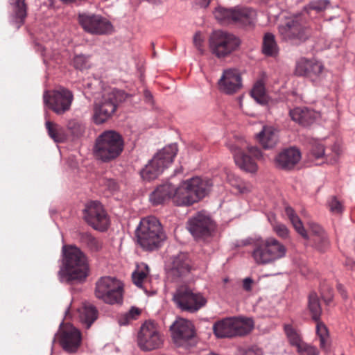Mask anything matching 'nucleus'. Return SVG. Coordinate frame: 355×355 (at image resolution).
<instances>
[{"label": "nucleus", "mask_w": 355, "mask_h": 355, "mask_svg": "<svg viewBox=\"0 0 355 355\" xmlns=\"http://www.w3.org/2000/svg\"><path fill=\"white\" fill-rule=\"evenodd\" d=\"M252 245L251 257L258 266H266L284 258L286 255V247L273 236L262 238H246L238 241V247Z\"/></svg>", "instance_id": "obj_1"}, {"label": "nucleus", "mask_w": 355, "mask_h": 355, "mask_svg": "<svg viewBox=\"0 0 355 355\" xmlns=\"http://www.w3.org/2000/svg\"><path fill=\"white\" fill-rule=\"evenodd\" d=\"M62 266L58 275L61 282H83L89 275L87 256L75 245L62 247Z\"/></svg>", "instance_id": "obj_2"}, {"label": "nucleus", "mask_w": 355, "mask_h": 355, "mask_svg": "<svg viewBox=\"0 0 355 355\" xmlns=\"http://www.w3.org/2000/svg\"><path fill=\"white\" fill-rule=\"evenodd\" d=\"M138 243L145 250L158 249L166 239L161 223L154 216H148L141 220L136 230Z\"/></svg>", "instance_id": "obj_3"}, {"label": "nucleus", "mask_w": 355, "mask_h": 355, "mask_svg": "<svg viewBox=\"0 0 355 355\" xmlns=\"http://www.w3.org/2000/svg\"><path fill=\"white\" fill-rule=\"evenodd\" d=\"M123 146V139L119 133L114 130H106L96 138L94 155L97 159L109 162L121 155Z\"/></svg>", "instance_id": "obj_4"}, {"label": "nucleus", "mask_w": 355, "mask_h": 355, "mask_svg": "<svg viewBox=\"0 0 355 355\" xmlns=\"http://www.w3.org/2000/svg\"><path fill=\"white\" fill-rule=\"evenodd\" d=\"M216 19L223 25H234L240 28L252 27L254 25L257 13L247 7L225 8L218 7L214 12Z\"/></svg>", "instance_id": "obj_5"}, {"label": "nucleus", "mask_w": 355, "mask_h": 355, "mask_svg": "<svg viewBox=\"0 0 355 355\" xmlns=\"http://www.w3.org/2000/svg\"><path fill=\"white\" fill-rule=\"evenodd\" d=\"M278 31L282 40L293 44L304 42L309 35L305 19L301 14L285 16L278 26Z\"/></svg>", "instance_id": "obj_6"}, {"label": "nucleus", "mask_w": 355, "mask_h": 355, "mask_svg": "<svg viewBox=\"0 0 355 355\" xmlns=\"http://www.w3.org/2000/svg\"><path fill=\"white\" fill-rule=\"evenodd\" d=\"M177 153L176 144L166 146L158 151L140 171L142 179L150 181L157 178L165 168L172 164Z\"/></svg>", "instance_id": "obj_7"}, {"label": "nucleus", "mask_w": 355, "mask_h": 355, "mask_svg": "<svg viewBox=\"0 0 355 355\" xmlns=\"http://www.w3.org/2000/svg\"><path fill=\"white\" fill-rule=\"evenodd\" d=\"M241 39L232 33L218 30L214 31L209 39L211 52L218 58H225L239 50Z\"/></svg>", "instance_id": "obj_8"}, {"label": "nucleus", "mask_w": 355, "mask_h": 355, "mask_svg": "<svg viewBox=\"0 0 355 355\" xmlns=\"http://www.w3.org/2000/svg\"><path fill=\"white\" fill-rule=\"evenodd\" d=\"M252 329V320L243 318H227L216 322L213 325L214 335L218 338L244 336Z\"/></svg>", "instance_id": "obj_9"}, {"label": "nucleus", "mask_w": 355, "mask_h": 355, "mask_svg": "<svg viewBox=\"0 0 355 355\" xmlns=\"http://www.w3.org/2000/svg\"><path fill=\"white\" fill-rule=\"evenodd\" d=\"M123 284L118 279L106 276L100 278L96 283L95 295L109 304L123 302Z\"/></svg>", "instance_id": "obj_10"}, {"label": "nucleus", "mask_w": 355, "mask_h": 355, "mask_svg": "<svg viewBox=\"0 0 355 355\" xmlns=\"http://www.w3.org/2000/svg\"><path fill=\"white\" fill-rule=\"evenodd\" d=\"M172 300L181 311L196 313L207 304V299L200 293H195L186 286H179L173 294Z\"/></svg>", "instance_id": "obj_11"}, {"label": "nucleus", "mask_w": 355, "mask_h": 355, "mask_svg": "<svg viewBox=\"0 0 355 355\" xmlns=\"http://www.w3.org/2000/svg\"><path fill=\"white\" fill-rule=\"evenodd\" d=\"M164 336L152 321H146L141 324L137 335V344L143 352H150L160 349L164 345Z\"/></svg>", "instance_id": "obj_12"}, {"label": "nucleus", "mask_w": 355, "mask_h": 355, "mask_svg": "<svg viewBox=\"0 0 355 355\" xmlns=\"http://www.w3.org/2000/svg\"><path fill=\"white\" fill-rule=\"evenodd\" d=\"M119 95V91L112 89L104 92L95 100L93 119L96 124H102L112 116L116 110Z\"/></svg>", "instance_id": "obj_13"}, {"label": "nucleus", "mask_w": 355, "mask_h": 355, "mask_svg": "<svg viewBox=\"0 0 355 355\" xmlns=\"http://www.w3.org/2000/svg\"><path fill=\"white\" fill-rule=\"evenodd\" d=\"M230 149L233 154L236 164L241 169L249 173L257 172L258 168L257 163L251 157L244 153L243 150L246 149L254 158L261 159L262 153L258 147L250 146L245 141L241 146L232 145Z\"/></svg>", "instance_id": "obj_14"}, {"label": "nucleus", "mask_w": 355, "mask_h": 355, "mask_svg": "<svg viewBox=\"0 0 355 355\" xmlns=\"http://www.w3.org/2000/svg\"><path fill=\"white\" fill-rule=\"evenodd\" d=\"M78 22L83 30L93 35H108L114 32L112 24L105 17L92 13L78 15Z\"/></svg>", "instance_id": "obj_15"}, {"label": "nucleus", "mask_w": 355, "mask_h": 355, "mask_svg": "<svg viewBox=\"0 0 355 355\" xmlns=\"http://www.w3.org/2000/svg\"><path fill=\"white\" fill-rule=\"evenodd\" d=\"M43 99L45 105L56 114L61 115L70 110L73 96L71 91L61 87L51 93L45 92Z\"/></svg>", "instance_id": "obj_16"}, {"label": "nucleus", "mask_w": 355, "mask_h": 355, "mask_svg": "<svg viewBox=\"0 0 355 355\" xmlns=\"http://www.w3.org/2000/svg\"><path fill=\"white\" fill-rule=\"evenodd\" d=\"M84 218L94 229L105 231L109 225V218L102 205L97 201L89 202L84 210Z\"/></svg>", "instance_id": "obj_17"}, {"label": "nucleus", "mask_w": 355, "mask_h": 355, "mask_svg": "<svg viewBox=\"0 0 355 355\" xmlns=\"http://www.w3.org/2000/svg\"><path fill=\"white\" fill-rule=\"evenodd\" d=\"M219 91L227 95H232L240 91L243 87L242 76L239 71L234 68L223 70L218 79Z\"/></svg>", "instance_id": "obj_18"}, {"label": "nucleus", "mask_w": 355, "mask_h": 355, "mask_svg": "<svg viewBox=\"0 0 355 355\" xmlns=\"http://www.w3.org/2000/svg\"><path fill=\"white\" fill-rule=\"evenodd\" d=\"M187 229L196 239H205L211 234L214 225L209 216L198 213L189 220Z\"/></svg>", "instance_id": "obj_19"}, {"label": "nucleus", "mask_w": 355, "mask_h": 355, "mask_svg": "<svg viewBox=\"0 0 355 355\" xmlns=\"http://www.w3.org/2000/svg\"><path fill=\"white\" fill-rule=\"evenodd\" d=\"M167 275L173 281L187 276L191 271V261L187 254L180 253L173 257L166 266Z\"/></svg>", "instance_id": "obj_20"}, {"label": "nucleus", "mask_w": 355, "mask_h": 355, "mask_svg": "<svg viewBox=\"0 0 355 355\" xmlns=\"http://www.w3.org/2000/svg\"><path fill=\"white\" fill-rule=\"evenodd\" d=\"M323 70L324 66L320 62L302 58L296 62L295 73L315 82L320 79Z\"/></svg>", "instance_id": "obj_21"}, {"label": "nucleus", "mask_w": 355, "mask_h": 355, "mask_svg": "<svg viewBox=\"0 0 355 355\" xmlns=\"http://www.w3.org/2000/svg\"><path fill=\"white\" fill-rule=\"evenodd\" d=\"M171 336L174 343L182 346L194 336V328L191 321L178 318L171 326Z\"/></svg>", "instance_id": "obj_22"}, {"label": "nucleus", "mask_w": 355, "mask_h": 355, "mask_svg": "<svg viewBox=\"0 0 355 355\" xmlns=\"http://www.w3.org/2000/svg\"><path fill=\"white\" fill-rule=\"evenodd\" d=\"M80 331L72 325H66L60 333V343L68 353L76 352L80 345Z\"/></svg>", "instance_id": "obj_23"}, {"label": "nucleus", "mask_w": 355, "mask_h": 355, "mask_svg": "<svg viewBox=\"0 0 355 355\" xmlns=\"http://www.w3.org/2000/svg\"><path fill=\"white\" fill-rule=\"evenodd\" d=\"M301 157L299 149L295 147L285 148L275 157V164L278 168L290 171L299 163Z\"/></svg>", "instance_id": "obj_24"}, {"label": "nucleus", "mask_w": 355, "mask_h": 355, "mask_svg": "<svg viewBox=\"0 0 355 355\" xmlns=\"http://www.w3.org/2000/svg\"><path fill=\"white\" fill-rule=\"evenodd\" d=\"M292 121L302 126L313 124L319 117L320 113L307 107H295L289 111Z\"/></svg>", "instance_id": "obj_25"}, {"label": "nucleus", "mask_w": 355, "mask_h": 355, "mask_svg": "<svg viewBox=\"0 0 355 355\" xmlns=\"http://www.w3.org/2000/svg\"><path fill=\"white\" fill-rule=\"evenodd\" d=\"M185 182L192 192L196 202L205 197L212 187L210 180L198 176L188 179Z\"/></svg>", "instance_id": "obj_26"}, {"label": "nucleus", "mask_w": 355, "mask_h": 355, "mask_svg": "<svg viewBox=\"0 0 355 355\" xmlns=\"http://www.w3.org/2000/svg\"><path fill=\"white\" fill-rule=\"evenodd\" d=\"M173 202L178 206H189L196 202L185 181L182 182L178 187H174Z\"/></svg>", "instance_id": "obj_27"}, {"label": "nucleus", "mask_w": 355, "mask_h": 355, "mask_svg": "<svg viewBox=\"0 0 355 355\" xmlns=\"http://www.w3.org/2000/svg\"><path fill=\"white\" fill-rule=\"evenodd\" d=\"M257 139L265 149L274 148L278 142V132L272 126H263L262 130L257 135Z\"/></svg>", "instance_id": "obj_28"}, {"label": "nucleus", "mask_w": 355, "mask_h": 355, "mask_svg": "<svg viewBox=\"0 0 355 355\" xmlns=\"http://www.w3.org/2000/svg\"><path fill=\"white\" fill-rule=\"evenodd\" d=\"M174 186L171 183H165L159 185L152 192L150 196V200L153 205L162 204L164 202L172 199Z\"/></svg>", "instance_id": "obj_29"}, {"label": "nucleus", "mask_w": 355, "mask_h": 355, "mask_svg": "<svg viewBox=\"0 0 355 355\" xmlns=\"http://www.w3.org/2000/svg\"><path fill=\"white\" fill-rule=\"evenodd\" d=\"M11 4L12 6L11 22L17 28H19L24 24L27 15L26 5L24 0H14Z\"/></svg>", "instance_id": "obj_30"}, {"label": "nucleus", "mask_w": 355, "mask_h": 355, "mask_svg": "<svg viewBox=\"0 0 355 355\" xmlns=\"http://www.w3.org/2000/svg\"><path fill=\"white\" fill-rule=\"evenodd\" d=\"M148 275V266L143 263L137 266L136 270L132 275L133 283L145 292H147V286L149 284Z\"/></svg>", "instance_id": "obj_31"}, {"label": "nucleus", "mask_w": 355, "mask_h": 355, "mask_svg": "<svg viewBox=\"0 0 355 355\" xmlns=\"http://www.w3.org/2000/svg\"><path fill=\"white\" fill-rule=\"evenodd\" d=\"M279 51L275 36L271 33H266L263 37L262 52L269 57L275 58Z\"/></svg>", "instance_id": "obj_32"}, {"label": "nucleus", "mask_w": 355, "mask_h": 355, "mask_svg": "<svg viewBox=\"0 0 355 355\" xmlns=\"http://www.w3.org/2000/svg\"><path fill=\"white\" fill-rule=\"evenodd\" d=\"M80 321L89 328L98 317V311L96 307L89 303H85L79 309Z\"/></svg>", "instance_id": "obj_33"}, {"label": "nucleus", "mask_w": 355, "mask_h": 355, "mask_svg": "<svg viewBox=\"0 0 355 355\" xmlns=\"http://www.w3.org/2000/svg\"><path fill=\"white\" fill-rule=\"evenodd\" d=\"M78 239L79 241L92 252H99L103 248L102 241L88 232L80 233Z\"/></svg>", "instance_id": "obj_34"}, {"label": "nucleus", "mask_w": 355, "mask_h": 355, "mask_svg": "<svg viewBox=\"0 0 355 355\" xmlns=\"http://www.w3.org/2000/svg\"><path fill=\"white\" fill-rule=\"evenodd\" d=\"M285 212L291 223H292L295 231L304 239L309 240V236L305 230L302 220L299 216L296 214L295 211L291 207H286L285 208Z\"/></svg>", "instance_id": "obj_35"}, {"label": "nucleus", "mask_w": 355, "mask_h": 355, "mask_svg": "<svg viewBox=\"0 0 355 355\" xmlns=\"http://www.w3.org/2000/svg\"><path fill=\"white\" fill-rule=\"evenodd\" d=\"M316 322V334L320 341V347L327 352L329 349L331 340L326 325L320 320Z\"/></svg>", "instance_id": "obj_36"}, {"label": "nucleus", "mask_w": 355, "mask_h": 355, "mask_svg": "<svg viewBox=\"0 0 355 355\" xmlns=\"http://www.w3.org/2000/svg\"><path fill=\"white\" fill-rule=\"evenodd\" d=\"M45 127L49 136L56 143L62 142L65 139L64 128L56 123L46 121Z\"/></svg>", "instance_id": "obj_37"}, {"label": "nucleus", "mask_w": 355, "mask_h": 355, "mask_svg": "<svg viewBox=\"0 0 355 355\" xmlns=\"http://www.w3.org/2000/svg\"><path fill=\"white\" fill-rule=\"evenodd\" d=\"M308 307L312 319L314 321L319 320L322 314V308L315 293H311L309 295Z\"/></svg>", "instance_id": "obj_38"}, {"label": "nucleus", "mask_w": 355, "mask_h": 355, "mask_svg": "<svg viewBox=\"0 0 355 355\" xmlns=\"http://www.w3.org/2000/svg\"><path fill=\"white\" fill-rule=\"evenodd\" d=\"M252 97L259 104L264 105L268 102L263 82L260 80L255 83L251 90Z\"/></svg>", "instance_id": "obj_39"}, {"label": "nucleus", "mask_w": 355, "mask_h": 355, "mask_svg": "<svg viewBox=\"0 0 355 355\" xmlns=\"http://www.w3.org/2000/svg\"><path fill=\"white\" fill-rule=\"evenodd\" d=\"M284 331L291 345L297 347L303 342L301 339L300 334L295 328H293L292 325L288 324H285Z\"/></svg>", "instance_id": "obj_40"}, {"label": "nucleus", "mask_w": 355, "mask_h": 355, "mask_svg": "<svg viewBox=\"0 0 355 355\" xmlns=\"http://www.w3.org/2000/svg\"><path fill=\"white\" fill-rule=\"evenodd\" d=\"M227 180L239 193H245L250 191V187L233 174L227 175Z\"/></svg>", "instance_id": "obj_41"}, {"label": "nucleus", "mask_w": 355, "mask_h": 355, "mask_svg": "<svg viewBox=\"0 0 355 355\" xmlns=\"http://www.w3.org/2000/svg\"><path fill=\"white\" fill-rule=\"evenodd\" d=\"M313 246L320 252H324L330 247V242L327 234H324L318 238L313 239Z\"/></svg>", "instance_id": "obj_42"}, {"label": "nucleus", "mask_w": 355, "mask_h": 355, "mask_svg": "<svg viewBox=\"0 0 355 355\" xmlns=\"http://www.w3.org/2000/svg\"><path fill=\"white\" fill-rule=\"evenodd\" d=\"M273 232L282 239H288L290 238V231L288 227L283 223H272Z\"/></svg>", "instance_id": "obj_43"}, {"label": "nucleus", "mask_w": 355, "mask_h": 355, "mask_svg": "<svg viewBox=\"0 0 355 355\" xmlns=\"http://www.w3.org/2000/svg\"><path fill=\"white\" fill-rule=\"evenodd\" d=\"M73 66L78 69L83 70L90 67V62L85 55H77L73 58Z\"/></svg>", "instance_id": "obj_44"}, {"label": "nucleus", "mask_w": 355, "mask_h": 355, "mask_svg": "<svg viewBox=\"0 0 355 355\" xmlns=\"http://www.w3.org/2000/svg\"><path fill=\"white\" fill-rule=\"evenodd\" d=\"M296 348L300 355H318L319 354L317 348L304 342L300 344Z\"/></svg>", "instance_id": "obj_45"}, {"label": "nucleus", "mask_w": 355, "mask_h": 355, "mask_svg": "<svg viewBox=\"0 0 355 355\" xmlns=\"http://www.w3.org/2000/svg\"><path fill=\"white\" fill-rule=\"evenodd\" d=\"M311 153L315 158H320L324 155V146L317 140H313L311 142Z\"/></svg>", "instance_id": "obj_46"}, {"label": "nucleus", "mask_w": 355, "mask_h": 355, "mask_svg": "<svg viewBox=\"0 0 355 355\" xmlns=\"http://www.w3.org/2000/svg\"><path fill=\"white\" fill-rule=\"evenodd\" d=\"M328 4L329 1L327 0H318L311 2L306 9L309 11L315 10L317 12H320L325 9Z\"/></svg>", "instance_id": "obj_47"}, {"label": "nucleus", "mask_w": 355, "mask_h": 355, "mask_svg": "<svg viewBox=\"0 0 355 355\" xmlns=\"http://www.w3.org/2000/svg\"><path fill=\"white\" fill-rule=\"evenodd\" d=\"M329 206L330 211L334 214H338L343 212V204L336 197L331 198L329 202Z\"/></svg>", "instance_id": "obj_48"}, {"label": "nucleus", "mask_w": 355, "mask_h": 355, "mask_svg": "<svg viewBox=\"0 0 355 355\" xmlns=\"http://www.w3.org/2000/svg\"><path fill=\"white\" fill-rule=\"evenodd\" d=\"M321 296L327 304H329L334 298L332 289L327 285L323 286L321 288Z\"/></svg>", "instance_id": "obj_49"}, {"label": "nucleus", "mask_w": 355, "mask_h": 355, "mask_svg": "<svg viewBox=\"0 0 355 355\" xmlns=\"http://www.w3.org/2000/svg\"><path fill=\"white\" fill-rule=\"evenodd\" d=\"M203 43L204 37L200 33H196L193 36V44L201 54L204 53Z\"/></svg>", "instance_id": "obj_50"}, {"label": "nucleus", "mask_w": 355, "mask_h": 355, "mask_svg": "<svg viewBox=\"0 0 355 355\" xmlns=\"http://www.w3.org/2000/svg\"><path fill=\"white\" fill-rule=\"evenodd\" d=\"M308 226L311 232V234L315 236L314 238H318L326 234V232L320 225L313 222H309L308 223Z\"/></svg>", "instance_id": "obj_51"}, {"label": "nucleus", "mask_w": 355, "mask_h": 355, "mask_svg": "<svg viewBox=\"0 0 355 355\" xmlns=\"http://www.w3.org/2000/svg\"><path fill=\"white\" fill-rule=\"evenodd\" d=\"M119 323L120 325H126L128 324L131 320H133L132 317L128 315V312H125L124 313H122L119 317Z\"/></svg>", "instance_id": "obj_52"}, {"label": "nucleus", "mask_w": 355, "mask_h": 355, "mask_svg": "<svg viewBox=\"0 0 355 355\" xmlns=\"http://www.w3.org/2000/svg\"><path fill=\"white\" fill-rule=\"evenodd\" d=\"M253 284V280L250 277H246L243 281V289L246 291H250L252 290V285Z\"/></svg>", "instance_id": "obj_53"}, {"label": "nucleus", "mask_w": 355, "mask_h": 355, "mask_svg": "<svg viewBox=\"0 0 355 355\" xmlns=\"http://www.w3.org/2000/svg\"><path fill=\"white\" fill-rule=\"evenodd\" d=\"M128 312V315L132 316L133 320H135L141 313L140 310L135 306H132Z\"/></svg>", "instance_id": "obj_54"}, {"label": "nucleus", "mask_w": 355, "mask_h": 355, "mask_svg": "<svg viewBox=\"0 0 355 355\" xmlns=\"http://www.w3.org/2000/svg\"><path fill=\"white\" fill-rule=\"evenodd\" d=\"M194 3L201 8H206L209 6L210 0H193Z\"/></svg>", "instance_id": "obj_55"}, {"label": "nucleus", "mask_w": 355, "mask_h": 355, "mask_svg": "<svg viewBox=\"0 0 355 355\" xmlns=\"http://www.w3.org/2000/svg\"><path fill=\"white\" fill-rule=\"evenodd\" d=\"M107 186L111 191H115L118 189L116 182L112 180L107 181Z\"/></svg>", "instance_id": "obj_56"}, {"label": "nucleus", "mask_w": 355, "mask_h": 355, "mask_svg": "<svg viewBox=\"0 0 355 355\" xmlns=\"http://www.w3.org/2000/svg\"><path fill=\"white\" fill-rule=\"evenodd\" d=\"M244 355H262L260 350H254L253 349H249L245 351Z\"/></svg>", "instance_id": "obj_57"}, {"label": "nucleus", "mask_w": 355, "mask_h": 355, "mask_svg": "<svg viewBox=\"0 0 355 355\" xmlns=\"http://www.w3.org/2000/svg\"><path fill=\"white\" fill-rule=\"evenodd\" d=\"M338 290L339 291V292L340 293V294L342 295V296L345 298L347 297V295L343 289V287L342 285L339 284L338 286Z\"/></svg>", "instance_id": "obj_58"}, {"label": "nucleus", "mask_w": 355, "mask_h": 355, "mask_svg": "<svg viewBox=\"0 0 355 355\" xmlns=\"http://www.w3.org/2000/svg\"><path fill=\"white\" fill-rule=\"evenodd\" d=\"M145 96L148 101H150L152 98V95L148 91L145 92Z\"/></svg>", "instance_id": "obj_59"}]
</instances>
